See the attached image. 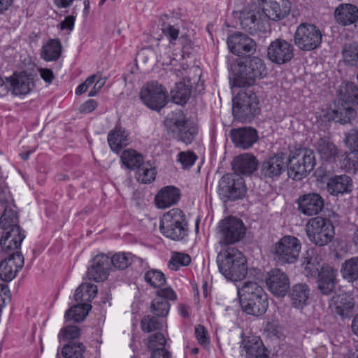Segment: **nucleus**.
<instances>
[{
	"instance_id": "nucleus-63",
	"label": "nucleus",
	"mask_w": 358,
	"mask_h": 358,
	"mask_svg": "<svg viewBox=\"0 0 358 358\" xmlns=\"http://www.w3.org/2000/svg\"><path fill=\"white\" fill-rule=\"evenodd\" d=\"M97 107V103L93 99H90L83 103L80 108L79 111L81 113L87 114L94 110Z\"/></svg>"
},
{
	"instance_id": "nucleus-8",
	"label": "nucleus",
	"mask_w": 358,
	"mask_h": 358,
	"mask_svg": "<svg viewBox=\"0 0 358 358\" xmlns=\"http://www.w3.org/2000/svg\"><path fill=\"white\" fill-rule=\"evenodd\" d=\"M306 232L309 241L318 246L330 243L335 234L331 220L319 216L308 220L306 224Z\"/></svg>"
},
{
	"instance_id": "nucleus-29",
	"label": "nucleus",
	"mask_w": 358,
	"mask_h": 358,
	"mask_svg": "<svg viewBox=\"0 0 358 358\" xmlns=\"http://www.w3.org/2000/svg\"><path fill=\"white\" fill-rule=\"evenodd\" d=\"M232 166L234 173L249 176L257 169L258 162L253 155L244 154L234 158Z\"/></svg>"
},
{
	"instance_id": "nucleus-27",
	"label": "nucleus",
	"mask_w": 358,
	"mask_h": 358,
	"mask_svg": "<svg viewBox=\"0 0 358 358\" xmlns=\"http://www.w3.org/2000/svg\"><path fill=\"white\" fill-rule=\"evenodd\" d=\"M241 352L245 351L247 358H268L266 350L258 336H250L241 342Z\"/></svg>"
},
{
	"instance_id": "nucleus-37",
	"label": "nucleus",
	"mask_w": 358,
	"mask_h": 358,
	"mask_svg": "<svg viewBox=\"0 0 358 358\" xmlns=\"http://www.w3.org/2000/svg\"><path fill=\"white\" fill-rule=\"evenodd\" d=\"M10 89L15 95L27 94L30 91L31 79L24 73H14L9 78Z\"/></svg>"
},
{
	"instance_id": "nucleus-57",
	"label": "nucleus",
	"mask_w": 358,
	"mask_h": 358,
	"mask_svg": "<svg viewBox=\"0 0 358 358\" xmlns=\"http://www.w3.org/2000/svg\"><path fill=\"white\" fill-rule=\"evenodd\" d=\"M80 335V329L76 326H67L62 329L59 334V338L63 340L75 339Z\"/></svg>"
},
{
	"instance_id": "nucleus-60",
	"label": "nucleus",
	"mask_w": 358,
	"mask_h": 358,
	"mask_svg": "<svg viewBox=\"0 0 358 358\" xmlns=\"http://www.w3.org/2000/svg\"><path fill=\"white\" fill-rule=\"evenodd\" d=\"M96 78V75H92L88 77L84 83L78 85L76 88V94L80 95L85 92L87 90L95 83Z\"/></svg>"
},
{
	"instance_id": "nucleus-43",
	"label": "nucleus",
	"mask_w": 358,
	"mask_h": 358,
	"mask_svg": "<svg viewBox=\"0 0 358 358\" xmlns=\"http://www.w3.org/2000/svg\"><path fill=\"white\" fill-rule=\"evenodd\" d=\"M341 273L348 282L358 280V257L346 259L342 264Z\"/></svg>"
},
{
	"instance_id": "nucleus-59",
	"label": "nucleus",
	"mask_w": 358,
	"mask_h": 358,
	"mask_svg": "<svg viewBox=\"0 0 358 358\" xmlns=\"http://www.w3.org/2000/svg\"><path fill=\"white\" fill-rule=\"evenodd\" d=\"M195 335L198 342L201 345H206L208 343L209 338L207 336V331L203 326L199 325L198 327H196Z\"/></svg>"
},
{
	"instance_id": "nucleus-53",
	"label": "nucleus",
	"mask_w": 358,
	"mask_h": 358,
	"mask_svg": "<svg viewBox=\"0 0 358 358\" xmlns=\"http://www.w3.org/2000/svg\"><path fill=\"white\" fill-rule=\"evenodd\" d=\"M145 280L153 287H159L166 283V278L162 272L158 270H150L145 273Z\"/></svg>"
},
{
	"instance_id": "nucleus-30",
	"label": "nucleus",
	"mask_w": 358,
	"mask_h": 358,
	"mask_svg": "<svg viewBox=\"0 0 358 358\" xmlns=\"http://www.w3.org/2000/svg\"><path fill=\"white\" fill-rule=\"evenodd\" d=\"M353 307L352 298L346 294H341L333 296L329 303L331 312L343 317L348 316Z\"/></svg>"
},
{
	"instance_id": "nucleus-17",
	"label": "nucleus",
	"mask_w": 358,
	"mask_h": 358,
	"mask_svg": "<svg viewBox=\"0 0 358 358\" xmlns=\"http://www.w3.org/2000/svg\"><path fill=\"white\" fill-rule=\"evenodd\" d=\"M288 167V160L284 153H278L264 161L260 169L261 176L265 179L276 180Z\"/></svg>"
},
{
	"instance_id": "nucleus-51",
	"label": "nucleus",
	"mask_w": 358,
	"mask_h": 358,
	"mask_svg": "<svg viewBox=\"0 0 358 358\" xmlns=\"http://www.w3.org/2000/svg\"><path fill=\"white\" fill-rule=\"evenodd\" d=\"M191 262V257L187 254L174 252L172 253L168 266L171 270L177 271L180 266H186Z\"/></svg>"
},
{
	"instance_id": "nucleus-38",
	"label": "nucleus",
	"mask_w": 358,
	"mask_h": 358,
	"mask_svg": "<svg viewBox=\"0 0 358 358\" xmlns=\"http://www.w3.org/2000/svg\"><path fill=\"white\" fill-rule=\"evenodd\" d=\"M357 112L350 103L338 102L336 108L333 110V120L342 124L350 123L355 118Z\"/></svg>"
},
{
	"instance_id": "nucleus-52",
	"label": "nucleus",
	"mask_w": 358,
	"mask_h": 358,
	"mask_svg": "<svg viewBox=\"0 0 358 358\" xmlns=\"http://www.w3.org/2000/svg\"><path fill=\"white\" fill-rule=\"evenodd\" d=\"M151 312L157 317H166L169 311L170 304L167 300L155 297L151 303Z\"/></svg>"
},
{
	"instance_id": "nucleus-6",
	"label": "nucleus",
	"mask_w": 358,
	"mask_h": 358,
	"mask_svg": "<svg viewBox=\"0 0 358 358\" xmlns=\"http://www.w3.org/2000/svg\"><path fill=\"white\" fill-rule=\"evenodd\" d=\"M287 174L295 180H300L313 170L315 164L314 152L308 148L296 150L289 157Z\"/></svg>"
},
{
	"instance_id": "nucleus-62",
	"label": "nucleus",
	"mask_w": 358,
	"mask_h": 358,
	"mask_svg": "<svg viewBox=\"0 0 358 358\" xmlns=\"http://www.w3.org/2000/svg\"><path fill=\"white\" fill-rule=\"evenodd\" d=\"M9 300L10 291L8 286L5 284H0V309H1Z\"/></svg>"
},
{
	"instance_id": "nucleus-55",
	"label": "nucleus",
	"mask_w": 358,
	"mask_h": 358,
	"mask_svg": "<svg viewBox=\"0 0 358 358\" xmlns=\"http://www.w3.org/2000/svg\"><path fill=\"white\" fill-rule=\"evenodd\" d=\"M141 328L143 331L152 332L161 329V324L152 316H145L141 320Z\"/></svg>"
},
{
	"instance_id": "nucleus-28",
	"label": "nucleus",
	"mask_w": 358,
	"mask_h": 358,
	"mask_svg": "<svg viewBox=\"0 0 358 358\" xmlns=\"http://www.w3.org/2000/svg\"><path fill=\"white\" fill-rule=\"evenodd\" d=\"M334 18L341 25L352 24L358 20V8L351 3H341L335 9Z\"/></svg>"
},
{
	"instance_id": "nucleus-5",
	"label": "nucleus",
	"mask_w": 358,
	"mask_h": 358,
	"mask_svg": "<svg viewBox=\"0 0 358 358\" xmlns=\"http://www.w3.org/2000/svg\"><path fill=\"white\" fill-rule=\"evenodd\" d=\"M160 230L167 238L180 241L188 234V222L185 213L179 208L166 213L161 220Z\"/></svg>"
},
{
	"instance_id": "nucleus-33",
	"label": "nucleus",
	"mask_w": 358,
	"mask_h": 358,
	"mask_svg": "<svg viewBox=\"0 0 358 358\" xmlns=\"http://www.w3.org/2000/svg\"><path fill=\"white\" fill-rule=\"evenodd\" d=\"M327 188L332 195L343 194L351 192L352 180L346 175L336 176L329 180Z\"/></svg>"
},
{
	"instance_id": "nucleus-15",
	"label": "nucleus",
	"mask_w": 358,
	"mask_h": 358,
	"mask_svg": "<svg viewBox=\"0 0 358 358\" xmlns=\"http://www.w3.org/2000/svg\"><path fill=\"white\" fill-rule=\"evenodd\" d=\"M140 98L152 110H159L166 103V92L156 81L145 85L140 92Z\"/></svg>"
},
{
	"instance_id": "nucleus-12",
	"label": "nucleus",
	"mask_w": 358,
	"mask_h": 358,
	"mask_svg": "<svg viewBox=\"0 0 358 358\" xmlns=\"http://www.w3.org/2000/svg\"><path fill=\"white\" fill-rule=\"evenodd\" d=\"M218 193L224 199L235 201L242 199L246 193L243 178L237 173L224 175L219 182Z\"/></svg>"
},
{
	"instance_id": "nucleus-58",
	"label": "nucleus",
	"mask_w": 358,
	"mask_h": 358,
	"mask_svg": "<svg viewBox=\"0 0 358 358\" xmlns=\"http://www.w3.org/2000/svg\"><path fill=\"white\" fill-rule=\"evenodd\" d=\"M162 33L169 38L170 43L176 41L179 35V28L170 24H163L162 27Z\"/></svg>"
},
{
	"instance_id": "nucleus-45",
	"label": "nucleus",
	"mask_w": 358,
	"mask_h": 358,
	"mask_svg": "<svg viewBox=\"0 0 358 358\" xmlns=\"http://www.w3.org/2000/svg\"><path fill=\"white\" fill-rule=\"evenodd\" d=\"M91 308L89 303H80L69 309L65 314V317L67 320L80 322L85 318Z\"/></svg>"
},
{
	"instance_id": "nucleus-61",
	"label": "nucleus",
	"mask_w": 358,
	"mask_h": 358,
	"mask_svg": "<svg viewBox=\"0 0 358 358\" xmlns=\"http://www.w3.org/2000/svg\"><path fill=\"white\" fill-rule=\"evenodd\" d=\"M157 297L165 299V300H175L176 299V294L170 287L160 289L157 291Z\"/></svg>"
},
{
	"instance_id": "nucleus-21",
	"label": "nucleus",
	"mask_w": 358,
	"mask_h": 358,
	"mask_svg": "<svg viewBox=\"0 0 358 358\" xmlns=\"http://www.w3.org/2000/svg\"><path fill=\"white\" fill-rule=\"evenodd\" d=\"M261 9L266 25L267 20L277 21L285 17L290 11L291 3L288 0L269 1L261 7Z\"/></svg>"
},
{
	"instance_id": "nucleus-26",
	"label": "nucleus",
	"mask_w": 358,
	"mask_h": 358,
	"mask_svg": "<svg viewBox=\"0 0 358 358\" xmlns=\"http://www.w3.org/2000/svg\"><path fill=\"white\" fill-rule=\"evenodd\" d=\"M302 266L306 276L316 277L328 265L322 262V257L313 249H308L303 257Z\"/></svg>"
},
{
	"instance_id": "nucleus-50",
	"label": "nucleus",
	"mask_w": 358,
	"mask_h": 358,
	"mask_svg": "<svg viewBox=\"0 0 358 358\" xmlns=\"http://www.w3.org/2000/svg\"><path fill=\"white\" fill-rule=\"evenodd\" d=\"M345 63L350 66L358 65V43L345 45L342 50Z\"/></svg>"
},
{
	"instance_id": "nucleus-56",
	"label": "nucleus",
	"mask_w": 358,
	"mask_h": 358,
	"mask_svg": "<svg viewBox=\"0 0 358 358\" xmlns=\"http://www.w3.org/2000/svg\"><path fill=\"white\" fill-rule=\"evenodd\" d=\"M196 158L197 157L195 154L190 151L180 152L178 155V161L180 162L184 169H187L192 166Z\"/></svg>"
},
{
	"instance_id": "nucleus-42",
	"label": "nucleus",
	"mask_w": 358,
	"mask_h": 358,
	"mask_svg": "<svg viewBox=\"0 0 358 358\" xmlns=\"http://www.w3.org/2000/svg\"><path fill=\"white\" fill-rule=\"evenodd\" d=\"M96 294V285L88 282H84L76 289L74 299L76 301H80V303H87L95 298Z\"/></svg>"
},
{
	"instance_id": "nucleus-11",
	"label": "nucleus",
	"mask_w": 358,
	"mask_h": 358,
	"mask_svg": "<svg viewBox=\"0 0 358 358\" xmlns=\"http://www.w3.org/2000/svg\"><path fill=\"white\" fill-rule=\"evenodd\" d=\"M218 229L219 244L224 248L238 242L245 233L243 222L234 217L221 220Z\"/></svg>"
},
{
	"instance_id": "nucleus-49",
	"label": "nucleus",
	"mask_w": 358,
	"mask_h": 358,
	"mask_svg": "<svg viewBox=\"0 0 358 358\" xmlns=\"http://www.w3.org/2000/svg\"><path fill=\"white\" fill-rule=\"evenodd\" d=\"M134 258V255L131 253H117L110 259V266L113 265L116 268L123 270L131 264Z\"/></svg>"
},
{
	"instance_id": "nucleus-35",
	"label": "nucleus",
	"mask_w": 358,
	"mask_h": 358,
	"mask_svg": "<svg viewBox=\"0 0 358 358\" xmlns=\"http://www.w3.org/2000/svg\"><path fill=\"white\" fill-rule=\"evenodd\" d=\"M318 276V288L323 294L328 295L335 289L336 271L331 266H326Z\"/></svg>"
},
{
	"instance_id": "nucleus-48",
	"label": "nucleus",
	"mask_w": 358,
	"mask_h": 358,
	"mask_svg": "<svg viewBox=\"0 0 358 358\" xmlns=\"http://www.w3.org/2000/svg\"><path fill=\"white\" fill-rule=\"evenodd\" d=\"M85 350L83 343L70 342L63 347L62 355L65 358H83Z\"/></svg>"
},
{
	"instance_id": "nucleus-7",
	"label": "nucleus",
	"mask_w": 358,
	"mask_h": 358,
	"mask_svg": "<svg viewBox=\"0 0 358 358\" xmlns=\"http://www.w3.org/2000/svg\"><path fill=\"white\" fill-rule=\"evenodd\" d=\"M259 111V101L252 90H241L233 99L232 113L241 122L250 121Z\"/></svg>"
},
{
	"instance_id": "nucleus-54",
	"label": "nucleus",
	"mask_w": 358,
	"mask_h": 358,
	"mask_svg": "<svg viewBox=\"0 0 358 358\" xmlns=\"http://www.w3.org/2000/svg\"><path fill=\"white\" fill-rule=\"evenodd\" d=\"M345 143L352 152H358V128H352L345 134Z\"/></svg>"
},
{
	"instance_id": "nucleus-22",
	"label": "nucleus",
	"mask_w": 358,
	"mask_h": 358,
	"mask_svg": "<svg viewBox=\"0 0 358 358\" xmlns=\"http://www.w3.org/2000/svg\"><path fill=\"white\" fill-rule=\"evenodd\" d=\"M24 238V231L20 226H14V227L3 229L0 245L4 252L13 253L15 250L20 249Z\"/></svg>"
},
{
	"instance_id": "nucleus-9",
	"label": "nucleus",
	"mask_w": 358,
	"mask_h": 358,
	"mask_svg": "<svg viewBox=\"0 0 358 358\" xmlns=\"http://www.w3.org/2000/svg\"><path fill=\"white\" fill-rule=\"evenodd\" d=\"M164 124L169 131L185 144H190L197 134L196 127L187 121L180 111L169 115Z\"/></svg>"
},
{
	"instance_id": "nucleus-3",
	"label": "nucleus",
	"mask_w": 358,
	"mask_h": 358,
	"mask_svg": "<svg viewBox=\"0 0 358 358\" xmlns=\"http://www.w3.org/2000/svg\"><path fill=\"white\" fill-rule=\"evenodd\" d=\"M171 71L182 80L177 83L175 88L171 91V99L176 104L183 105L189 99L192 87L194 85H199L201 81V70L198 66L189 68L182 65L180 68H172Z\"/></svg>"
},
{
	"instance_id": "nucleus-2",
	"label": "nucleus",
	"mask_w": 358,
	"mask_h": 358,
	"mask_svg": "<svg viewBox=\"0 0 358 358\" xmlns=\"http://www.w3.org/2000/svg\"><path fill=\"white\" fill-rule=\"evenodd\" d=\"M243 310L248 314L259 316L266 313L268 303L264 289L255 281H246L238 288Z\"/></svg>"
},
{
	"instance_id": "nucleus-31",
	"label": "nucleus",
	"mask_w": 358,
	"mask_h": 358,
	"mask_svg": "<svg viewBox=\"0 0 358 358\" xmlns=\"http://www.w3.org/2000/svg\"><path fill=\"white\" fill-rule=\"evenodd\" d=\"M166 338L161 333L151 335L148 341V348L152 351L150 358H171V353L164 348Z\"/></svg>"
},
{
	"instance_id": "nucleus-20",
	"label": "nucleus",
	"mask_w": 358,
	"mask_h": 358,
	"mask_svg": "<svg viewBox=\"0 0 358 358\" xmlns=\"http://www.w3.org/2000/svg\"><path fill=\"white\" fill-rule=\"evenodd\" d=\"M266 284L271 292L277 296H284L289 289L288 277L278 268L272 269L267 273Z\"/></svg>"
},
{
	"instance_id": "nucleus-32",
	"label": "nucleus",
	"mask_w": 358,
	"mask_h": 358,
	"mask_svg": "<svg viewBox=\"0 0 358 358\" xmlns=\"http://www.w3.org/2000/svg\"><path fill=\"white\" fill-rule=\"evenodd\" d=\"M180 196V190L173 186L162 188L155 196L156 205L159 208H165L176 204Z\"/></svg>"
},
{
	"instance_id": "nucleus-40",
	"label": "nucleus",
	"mask_w": 358,
	"mask_h": 358,
	"mask_svg": "<svg viewBox=\"0 0 358 358\" xmlns=\"http://www.w3.org/2000/svg\"><path fill=\"white\" fill-rule=\"evenodd\" d=\"M317 150L320 157L327 162H333L338 156L336 146L329 140L321 138L317 143Z\"/></svg>"
},
{
	"instance_id": "nucleus-19",
	"label": "nucleus",
	"mask_w": 358,
	"mask_h": 358,
	"mask_svg": "<svg viewBox=\"0 0 358 358\" xmlns=\"http://www.w3.org/2000/svg\"><path fill=\"white\" fill-rule=\"evenodd\" d=\"M227 45L230 51L238 56L252 54L256 50L255 41L240 32L229 36Z\"/></svg>"
},
{
	"instance_id": "nucleus-14",
	"label": "nucleus",
	"mask_w": 358,
	"mask_h": 358,
	"mask_svg": "<svg viewBox=\"0 0 358 358\" xmlns=\"http://www.w3.org/2000/svg\"><path fill=\"white\" fill-rule=\"evenodd\" d=\"M320 30L313 24L303 23L294 34V43L301 50L310 51L317 48L322 42Z\"/></svg>"
},
{
	"instance_id": "nucleus-34",
	"label": "nucleus",
	"mask_w": 358,
	"mask_h": 358,
	"mask_svg": "<svg viewBox=\"0 0 358 358\" xmlns=\"http://www.w3.org/2000/svg\"><path fill=\"white\" fill-rule=\"evenodd\" d=\"M310 289L306 284L294 285L289 293L291 304L295 308L301 309L307 305L310 296Z\"/></svg>"
},
{
	"instance_id": "nucleus-24",
	"label": "nucleus",
	"mask_w": 358,
	"mask_h": 358,
	"mask_svg": "<svg viewBox=\"0 0 358 358\" xmlns=\"http://www.w3.org/2000/svg\"><path fill=\"white\" fill-rule=\"evenodd\" d=\"M110 269V258L106 255H99L94 258L92 265L88 268L87 275L89 280L103 281L107 279Z\"/></svg>"
},
{
	"instance_id": "nucleus-13",
	"label": "nucleus",
	"mask_w": 358,
	"mask_h": 358,
	"mask_svg": "<svg viewBox=\"0 0 358 358\" xmlns=\"http://www.w3.org/2000/svg\"><path fill=\"white\" fill-rule=\"evenodd\" d=\"M239 20L242 29L250 34L266 31V26L261 7L256 3L248 5L241 10Z\"/></svg>"
},
{
	"instance_id": "nucleus-10",
	"label": "nucleus",
	"mask_w": 358,
	"mask_h": 358,
	"mask_svg": "<svg viewBox=\"0 0 358 358\" xmlns=\"http://www.w3.org/2000/svg\"><path fill=\"white\" fill-rule=\"evenodd\" d=\"M301 249L300 241L292 236H285L272 248L274 259L281 264H294L299 259Z\"/></svg>"
},
{
	"instance_id": "nucleus-41",
	"label": "nucleus",
	"mask_w": 358,
	"mask_h": 358,
	"mask_svg": "<svg viewBox=\"0 0 358 358\" xmlns=\"http://www.w3.org/2000/svg\"><path fill=\"white\" fill-rule=\"evenodd\" d=\"M62 54V45L58 39L49 40L42 48L41 55L48 62L57 60Z\"/></svg>"
},
{
	"instance_id": "nucleus-46",
	"label": "nucleus",
	"mask_w": 358,
	"mask_h": 358,
	"mask_svg": "<svg viewBox=\"0 0 358 358\" xmlns=\"http://www.w3.org/2000/svg\"><path fill=\"white\" fill-rule=\"evenodd\" d=\"M18 217L17 212L11 208L10 206H6L4 211L0 218V225L2 229H6L10 227H18Z\"/></svg>"
},
{
	"instance_id": "nucleus-18",
	"label": "nucleus",
	"mask_w": 358,
	"mask_h": 358,
	"mask_svg": "<svg viewBox=\"0 0 358 358\" xmlns=\"http://www.w3.org/2000/svg\"><path fill=\"white\" fill-rule=\"evenodd\" d=\"M24 257L19 251L10 254L0 263V278L4 282L14 279L24 266Z\"/></svg>"
},
{
	"instance_id": "nucleus-64",
	"label": "nucleus",
	"mask_w": 358,
	"mask_h": 358,
	"mask_svg": "<svg viewBox=\"0 0 358 358\" xmlns=\"http://www.w3.org/2000/svg\"><path fill=\"white\" fill-rule=\"evenodd\" d=\"M39 73L43 80L49 84L55 79L52 71L49 69H40Z\"/></svg>"
},
{
	"instance_id": "nucleus-16",
	"label": "nucleus",
	"mask_w": 358,
	"mask_h": 358,
	"mask_svg": "<svg viewBox=\"0 0 358 358\" xmlns=\"http://www.w3.org/2000/svg\"><path fill=\"white\" fill-rule=\"evenodd\" d=\"M268 58L277 64L289 62L294 57V46L283 39L272 41L267 50Z\"/></svg>"
},
{
	"instance_id": "nucleus-47",
	"label": "nucleus",
	"mask_w": 358,
	"mask_h": 358,
	"mask_svg": "<svg viewBox=\"0 0 358 358\" xmlns=\"http://www.w3.org/2000/svg\"><path fill=\"white\" fill-rule=\"evenodd\" d=\"M155 169L148 162H144L136 173V178L141 183H150L155 179Z\"/></svg>"
},
{
	"instance_id": "nucleus-4",
	"label": "nucleus",
	"mask_w": 358,
	"mask_h": 358,
	"mask_svg": "<svg viewBox=\"0 0 358 358\" xmlns=\"http://www.w3.org/2000/svg\"><path fill=\"white\" fill-rule=\"evenodd\" d=\"M232 87H243L255 84L257 79L266 73L264 62L254 57L245 61H238L233 68Z\"/></svg>"
},
{
	"instance_id": "nucleus-25",
	"label": "nucleus",
	"mask_w": 358,
	"mask_h": 358,
	"mask_svg": "<svg viewBox=\"0 0 358 358\" xmlns=\"http://www.w3.org/2000/svg\"><path fill=\"white\" fill-rule=\"evenodd\" d=\"M230 136L235 146L242 149L250 148L258 138L257 131L251 127L234 129Z\"/></svg>"
},
{
	"instance_id": "nucleus-36",
	"label": "nucleus",
	"mask_w": 358,
	"mask_h": 358,
	"mask_svg": "<svg viewBox=\"0 0 358 358\" xmlns=\"http://www.w3.org/2000/svg\"><path fill=\"white\" fill-rule=\"evenodd\" d=\"M108 143L112 151L118 152L129 145V134L123 128H115L108 133Z\"/></svg>"
},
{
	"instance_id": "nucleus-39",
	"label": "nucleus",
	"mask_w": 358,
	"mask_h": 358,
	"mask_svg": "<svg viewBox=\"0 0 358 358\" xmlns=\"http://www.w3.org/2000/svg\"><path fill=\"white\" fill-rule=\"evenodd\" d=\"M341 102L352 103L358 101V86L351 82H343L338 90Z\"/></svg>"
},
{
	"instance_id": "nucleus-44",
	"label": "nucleus",
	"mask_w": 358,
	"mask_h": 358,
	"mask_svg": "<svg viewBox=\"0 0 358 358\" xmlns=\"http://www.w3.org/2000/svg\"><path fill=\"white\" fill-rule=\"evenodd\" d=\"M120 159L122 164L129 169H138L144 163L143 155L134 150H124Z\"/></svg>"
},
{
	"instance_id": "nucleus-1",
	"label": "nucleus",
	"mask_w": 358,
	"mask_h": 358,
	"mask_svg": "<svg viewBox=\"0 0 358 358\" xmlns=\"http://www.w3.org/2000/svg\"><path fill=\"white\" fill-rule=\"evenodd\" d=\"M220 272L226 279L238 281L243 279L248 272L247 262L243 254L233 246L222 249L217 257Z\"/></svg>"
},
{
	"instance_id": "nucleus-23",
	"label": "nucleus",
	"mask_w": 358,
	"mask_h": 358,
	"mask_svg": "<svg viewBox=\"0 0 358 358\" xmlns=\"http://www.w3.org/2000/svg\"><path fill=\"white\" fill-rule=\"evenodd\" d=\"M322 197L317 193H308L301 195L298 199L299 211L307 216L316 215L324 208Z\"/></svg>"
}]
</instances>
